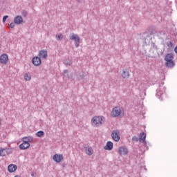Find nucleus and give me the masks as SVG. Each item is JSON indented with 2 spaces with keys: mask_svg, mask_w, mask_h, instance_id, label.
<instances>
[{
  "mask_svg": "<svg viewBox=\"0 0 177 177\" xmlns=\"http://www.w3.org/2000/svg\"><path fill=\"white\" fill-rule=\"evenodd\" d=\"M129 71L127 69H123L122 73V78L124 79H128L129 78Z\"/></svg>",
  "mask_w": 177,
  "mask_h": 177,
  "instance_id": "nucleus-18",
  "label": "nucleus"
},
{
  "mask_svg": "<svg viewBox=\"0 0 177 177\" xmlns=\"http://www.w3.org/2000/svg\"><path fill=\"white\" fill-rule=\"evenodd\" d=\"M104 122H106V118H104V116H94L91 119V125L95 128L103 125Z\"/></svg>",
  "mask_w": 177,
  "mask_h": 177,
  "instance_id": "nucleus-1",
  "label": "nucleus"
},
{
  "mask_svg": "<svg viewBox=\"0 0 177 177\" xmlns=\"http://www.w3.org/2000/svg\"><path fill=\"white\" fill-rule=\"evenodd\" d=\"M159 90L158 89H157V91H158Z\"/></svg>",
  "mask_w": 177,
  "mask_h": 177,
  "instance_id": "nucleus-41",
  "label": "nucleus"
},
{
  "mask_svg": "<svg viewBox=\"0 0 177 177\" xmlns=\"http://www.w3.org/2000/svg\"><path fill=\"white\" fill-rule=\"evenodd\" d=\"M21 15H22V16H24V17H27L28 12H27V11H26V10H22Z\"/></svg>",
  "mask_w": 177,
  "mask_h": 177,
  "instance_id": "nucleus-33",
  "label": "nucleus"
},
{
  "mask_svg": "<svg viewBox=\"0 0 177 177\" xmlns=\"http://www.w3.org/2000/svg\"><path fill=\"white\" fill-rule=\"evenodd\" d=\"M160 95H162V93H160Z\"/></svg>",
  "mask_w": 177,
  "mask_h": 177,
  "instance_id": "nucleus-39",
  "label": "nucleus"
},
{
  "mask_svg": "<svg viewBox=\"0 0 177 177\" xmlns=\"http://www.w3.org/2000/svg\"><path fill=\"white\" fill-rule=\"evenodd\" d=\"M150 39H151V37H150L149 32H144L142 34V41L145 45H147V41H150Z\"/></svg>",
  "mask_w": 177,
  "mask_h": 177,
  "instance_id": "nucleus-12",
  "label": "nucleus"
},
{
  "mask_svg": "<svg viewBox=\"0 0 177 177\" xmlns=\"http://www.w3.org/2000/svg\"><path fill=\"white\" fill-rule=\"evenodd\" d=\"M167 45L168 48H174V43L172 41H167Z\"/></svg>",
  "mask_w": 177,
  "mask_h": 177,
  "instance_id": "nucleus-31",
  "label": "nucleus"
},
{
  "mask_svg": "<svg viewBox=\"0 0 177 177\" xmlns=\"http://www.w3.org/2000/svg\"><path fill=\"white\" fill-rule=\"evenodd\" d=\"M44 135H45V132H44V131H41V130L36 133V136H37V138H42Z\"/></svg>",
  "mask_w": 177,
  "mask_h": 177,
  "instance_id": "nucleus-24",
  "label": "nucleus"
},
{
  "mask_svg": "<svg viewBox=\"0 0 177 177\" xmlns=\"http://www.w3.org/2000/svg\"><path fill=\"white\" fill-rule=\"evenodd\" d=\"M84 150L86 151V154H88V156H92L93 154V149L91 147H84Z\"/></svg>",
  "mask_w": 177,
  "mask_h": 177,
  "instance_id": "nucleus-19",
  "label": "nucleus"
},
{
  "mask_svg": "<svg viewBox=\"0 0 177 177\" xmlns=\"http://www.w3.org/2000/svg\"><path fill=\"white\" fill-rule=\"evenodd\" d=\"M22 143L19 145L20 150H27V149L30 148V142L27 141V140H24V138L21 139Z\"/></svg>",
  "mask_w": 177,
  "mask_h": 177,
  "instance_id": "nucleus-4",
  "label": "nucleus"
},
{
  "mask_svg": "<svg viewBox=\"0 0 177 177\" xmlns=\"http://www.w3.org/2000/svg\"><path fill=\"white\" fill-rule=\"evenodd\" d=\"M140 138H138L136 136L132 137V142H139Z\"/></svg>",
  "mask_w": 177,
  "mask_h": 177,
  "instance_id": "nucleus-32",
  "label": "nucleus"
},
{
  "mask_svg": "<svg viewBox=\"0 0 177 177\" xmlns=\"http://www.w3.org/2000/svg\"><path fill=\"white\" fill-rule=\"evenodd\" d=\"M32 64L34 66H41V63H42V61L41 60V57H34L32 59Z\"/></svg>",
  "mask_w": 177,
  "mask_h": 177,
  "instance_id": "nucleus-10",
  "label": "nucleus"
},
{
  "mask_svg": "<svg viewBox=\"0 0 177 177\" xmlns=\"http://www.w3.org/2000/svg\"><path fill=\"white\" fill-rule=\"evenodd\" d=\"M165 50V49H163L160 51V53H157V50L151 48L149 50V54L147 55V52L145 50V55H147V56H148L149 57H156V56H157L158 55V57H160V56L164 55Z\"/></svg>",
  "mask_w": 177,
  "mask_h": 177,
  "instance_id": "nucleus-2",
  "label": "nucleus"
},
{
  "mask_svg": "<svg viewBox=\"0 0 177 177\" xmlns=\"http://www.w3.org/2000/svg\"><path fill=\"white\" fill-rule=\"evenodd\" d=\"M64 77H67V78H73V73H68V70L65 69L64 71Z\"/></svg>",
  "mask_w": 177,
  "mask_h": 177,
  "instance_id": "nucleus-22",
  "label": "nucleus"
},
{
  "mask_svg": "<svg viewBox=\"0 0 177 177\" xmlns=\"http://www.w3.org/2000/svg\"><path fill=\"white\" fill-rule=\"evenodd\" d=\"M165 62V66L167 68H174V67H175V61H174V59H168Z\"/></svg>",
  "mask_w": 177,
  "mask_h": 177,
  "instance_id": "nucleus-8",
  "label": "nucleus"
},
{
  "mask_svg": "<svg viewBox=\"0 0 177 177\" xmlns=\"http://www.w3.org/2000/svg\"><path fill=\"white\" fill-rule=\"evenodd\" d=\"M8 60H9V57L8 54H2L0 56V63L1 64H8Z\"/></svg>",
  "mask_w": 177,
  "mask_h": 177,
  "instance_id": "nucleus-7",
  "label": "nucleus"
},
{
  "mask_svg": "<svg viewBox=\"0 0 177 177\" xmlns=\"http://www.w3.org/2000/svg\"><path fill=\"white\" fill-rule=\"evenodd\" d=\"M24 140H27L29 143H31V142H33L34 140V137L32 136L24 137Z\"/></svg>",
  "mask_w": 177,
  "mask_h": 177,
  "instance_id": "nucleus-23",
  "label": "nucleus"
},
{
  "mask_svg": "<svg viewBox=\"0 0 177 177\" xmlns=\"http://www.w3.org/2000/svg\"><path fill=\"white\" fill-rule=\"evenodd\" d=\"M149 32H150V35H154L155 34H157V30H156V29H153V30H149Z\"/></svg>",
  "mask_w": 177,
  "mask_h": 177,
  "instance_id": "nucleus-34",
  "label": "nucleus"
},
{
  "mask_svg": "<svg viewBox=\"0 0 177 177\" xmlns=\"http://www.w3.org/2000/svg\"><path fill=\"white\" fill-rule=\"evenodd\" d=\"M63 158H64L63 156L59 153H55L53 157V160L55 162H62V160H63Z\"/></svg>",
  "mask_w": 177,
  "mask_h": 177,
  "instance_id": "nucleus-11",
  "label": "nucleus"
},
{
  "mask_svg": "<svg viewBox=\"0 0 177 177\" xmlns=\"http://www.w3.org/2000/svg\"><path fill=\"white\" fill-rule=\"evenodd\" d=\"M15 24H21L23 23V17L20 15H18L14 19Z\"/></svg>",
  "mask_w": 177,
  "mask_h": 177,
  "instance_id": "nucleus-16",
  "label": "nucleus"
},
{
  "mask_svg": "<svg viewBox=\"0 0 177 177\" xmlns=\"http://www.w3.org/2000/svg\"><path fill=\"white\" fill-rule=\"evenodd\" d=\"M71 64H73V62H71L70 59H67L64 62L65 66H71Z\"/></svg>",
  "mask_w": 177,
  "mask_h": 177,
  "instance_id": "nucleus-29",
  "label": "nucleus"
},
{
  "mask_svg": "<svg viewBox=\"0 0 177 177\" xmlns=\"http://www.w3.org/2000/svg\"><path fill=\"white\" fill-rule=\"evenodd\" d=\"M15 22L13 23V22H11L10 23V28H15Z\"/></svg>",
  "mask_w": 177,
  "mask_h": 177,
  "instance_id": "nucleus-36",
  "label": "nucleus"
},
{
  "mask_svg": "<svg viewBox=\"0 0 177 177\" xmlns=\"http://www.w3.org/2000/svg\"><path fill=\"white\" fill-rule=\"evenodd\" d=\"M9 17V16L8 15H5L3 17V23H5V21H6V20L8 19V18Z\"/></svg>",
  "mask_w": 177,
  "mask_h": 177,
  "instance_id": "nucleus-35",
  "label": "nucleus"
},
{
  "mask_svg": "<svg viewBox=\"0 0 177 177\" xmlns=\"http://www.w3.org/2000/svg\"><path fill=\"white\" fill-rule=\"evenodd\" d=\"M35 175H37V174H35V173H34V172H32V174H31V176L35 177Z\"/></svg>",
  "mask_w": 177,
  "mask_h": 177,
  "instance_id": "nucleus-37",
  "label": "nucleus"
},
{
  "mask_svg": "<svg viewBox=\"0 0 177 177\" xmlns=\"http://www.w3.org/2000/svg\"><path fill=\"white\" fill-rule=\"evenodd\" d=\"M39 57H41V59H46L48 57V51L46 50H41L39 53Z\"/></svg>",
  "mask_w": 177,
  "mask_h": 177,
  "instance_id": "nucleus-13",
  "label": "nucleus"
},
{
  "mask_svg": "<svg viewBox=\"0 0 177 177\" xmlns=\"http://www.w3.org/2000/svg\"><path fill=\"white\" fill-rule=\"evenodd\" d=\"M4 149H5L6 154H7L8 156H9V154H12V153H13V149H12V148H6Z\"/></svg>",
  "mask_w": 177,
  "mask_h": 177,
  "instance_id": "nucleus-25",
  "label": "nucleus"
},
{
  "mask_svg": "<svg viewBox=\"0 0 177 177\" xmlns=\"http://www.w3.org/2000/svg\"><path fill=\"white\" fill-rule=\"evenodd\" d=\"M120 115H121V109L118 107H115L111 111L112 117H120Z\"/></svg>",
  "mask_w": 177,
  "mask_h": 177,
  "instance_id": "nucleus-6",
  "label": "nucleus"
},
{
  "mask_svg": "<svg viewBox=\"0 0 177 177\" xmlns=\"http://www.w3.org/2000/svg\"><path fill=\"white\" fill-rule=\"evenodd\" d=\"M6 156V153L5 152V149L0 148V157H5Z\"/></svg>",
  "mask_w": 177,
  "mask_h": 177,
  "instance_id": "nucleus-27",
  "label": "nucleus"
},
{
  "mask_svg": "<svg viewBox=\"0 0 177 177\" xmlns=\"http://www.w3.org/2000/svg\"><path fill=\"white\" fill-rule=\"evenodd\" d=\"M114 146V144H113V142L108 141L106 144V146L104 147V150H108L109 151H111Z\"/></svg>",
  "mask_w": 177,
  "mask_h": 177,
  "instance_id": "nucleus-14",
  "label": "nucleus"
},
{
  "mask_svg": "<svg viewBox=\"0 0 177 177\" xmlns=\"http://www.w3.org/2000/svg\"><path fill=\"white\" fill-rule=\"evenodd\" d=\"M63 37L64 36L62 33L57 34L55 36L57 41H62V39H63Z\"/></svg>",
  "mask_w": 177,
  "mask_h": 177,
  "instance_id": "nucleus-26",
  "label": "nucleus"
},
{
  "mask_svg": "<svg viewBox=\"0 0 177 177\" xmlns=\"http://www.w3.org/2000/svg\"><path fill=\"white\" fill-rule=\"evenodd\" d=\"M165 61L167 60H174V53H167L164 59Z\"/></svg>",
  "mask_w": 177,
  "mask_h": 177,
  "instance_id": "nucleus-21",
  "label": "nucleus"
},
{
  "mask_svg": "<svg viewBox=\"0 0 177 177\" xmlns=\"http://www.w3.org/2000/svg\"><path fill=\"white\" fill-rule=\"evenodd\" d=\"M156 95H159V94H158V93Z\"/></svg>",
  "mask_w": 177,
  "mask_h": 177,
  "instance_id": "nucleus-40",
  "label": "nucleus"
},
{
  "mask_svg": "<svg viewBox=\"0 0 177 177\" xmlns=\"http://www.w3.org/2000/svg\"><path fill=\"white\" fill-rule=\"evenodd\" d=\"M128 148L126 147H120L118 150V153L120 156H127L128 154Z\"/></svg>",
  "mask_w": 177,
  "mask_h": 177,
  "instance_id": "nucleus-9",
  "label": "nucleus"
},
{
  "mask_svg": "<svg viewBox=\"0 0 177 177\" xmlns=\"http://www.w3.org/2000/svg\"><path fill=\"white\" fill-rule=\"evenodd\" d=\"M151 49H153L154 50H158V47L157 46V45H156V43H152Z\"/></svg>",
  "mask_w": 177,
  "mask_h": 177,
  "instance_id": "nucleus-30",
  "label": "nucleus"
},
{
  "mask_svg": "<svg viewBox=\"0 0 177 177\" xmlns=\"http://www.w3.org/2000/svg\"><path fill=\"white\" fill-rule=\"evenodd\" d=\"M77 78L78 81H82L85 78V74L84 72H77Z\"/></svg>",
  "mask_w": 177,
  "mask_h": 177,
  "instance_id": "nucleus-20",
  "label": "nucleus"
},
{
  "mask_svg": "<svg viewBox=\"0 0 177 177\" xmlns=\"http://www.w3.org/2000/svg\"><path fill=\"white\" fill-rule=\"evenodd\" d=\"M140 142H142L144 145H146V133L145 132H141L140 133Z\"/></svg>",
  "mask_w": 177,
  "mask_h": 177,
  "instance_id": "nucleus-17",
  "label": "nucleus"
},
{
  "mask_svg": "<svg viewBox=\"0 0 177 177\" xmlns=\"http://www.w3.org/2000/svg\"><path fill=\"white\" fill-rule=\"evenodd\" d=\"M15 177H21V176L17 175Z\"/></svg>",
  "mask_w": 177,
  "mask_h": 177,
  "instance_id": "nucleus-38",
  "label": "nucleus"
},
{
  "mask_svg": "<svg viewBox=\"0 0 177 177\" xmlns=\"http://www.w3.org/2000/svg\"><path fill=\"white\" fill-rule=\"evenodd\" d=\"M111 138L115 142H119L121 138L120 137V131L113 130L111 133Z\"/></svg>",
  "mask_w": 177,
  "mask_h": 177,
  "instance_id": "nucleus-5",
  "label": "nucleus"
},
{
  "mask_svg": "<svg viewBox=\"0 0 177 177\" xmlns=\"http://www.w3.org/2000/svg\"><path fill=\"white\" fill-rule=\"evenodd\" d=\"M24 80H26V81H30L31 80V75H28V73H26L24 75Z\"/></svg>",
  "mask_w": 177,
  "mask_h": 177,
  "instance_id": "nucleus-28",
  "label": "nucleus"
},
{
  "mask_svg": "<svg viewBox=\"0 0 177 177\" xmlns=\"http://www.w3.org/2000/svg\"><path fill=\"white\" fill-rule=\"evenodd\" d=\"M17 169V165H16L11 164V165H8V171L10 174L15 172V171Z\"/></svg>",
  "mask_w": 177,
  "mask_h": 177,
  "instance_id": "nucleus-15",
  "label": "nucleus"
},
{
  "mask_svg": "<svg viewBox=\"0 0 177 177\" xmlns=\"http://www.w3.org/2000/svg\"><path fill=\"white\" fill-rule=\"evenodd\" d=\"M69 39L71 41H74L75 48H80V41H81V38L77 34L72 33L69 35Z\"/></svg>",
  "mask_w": 177,
  "mask_h": 177,
  "instance_id": "nucleus-3",
  "label": "nucleus"
}]
</instances>
